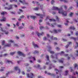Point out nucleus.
I'll use <instances>...</instances> for the list:
<instances>
[{"label": "nucleus", "mask_w": 78, "mask_h": 78, "mask_svg": "<svg viewBox=\"0 0 78 78\" xmlns=\"http://www.w3.org/2000/svg\"><path fill=\"white\" fill-rule=\"evenodd\" d=\"M27 76L29 78H33L34 77V75L32 73H30L27 74Z\"/></svg>", "instance_id": "20e7f679"}, {"label": "nucleus", "mask_w": 78, "mask_h": 78, "mask_svg": "<svg viewBox=\"0 0 78 78\" xmlns=\"http://www.w3.org/2000/svg\"><path fill=\"white\" fill-rule=\"evenodd\" d=\"M12 6H13L12 5H10L9 6V8L6 7H5V9H8V10H9V9H12Z\"/></svg>", "instance_id": "1a4fd4ad"}, {"label": "nucleus", "mask_w": 78, "mask_h": 78, "mask_svg": "<svg viewBox=\"0 0 78 78\" xmlns=\"http://www.w3.org/2000/svg\"><path fill=\"white\" fill-rule=\"evenodd\" d=\"M76 53H77L76 54V56H78V51H76Z\"/></svg>", "instance_id": "4d7b16f0"}, {"label": "nucleus", "mask_w": 78, "mask_h": 78, "mask_svg": "<svg viewBox=\"0 0 78 78\" xmlns=\"http://www.w3.org/2000/svg\"><path fill=\"white\" fill-rule=\"evenodd\" d=\"M43 40H44V41H45V40H47V38H46V37H44L43 38Z\"/></svg>", "instance_id": "13d9d810"}, {"label": "nucleus", "mask_w": 78, "mask_h": 78, "mask_svg": "<svg viewBox=\"0 0 78 78\" xmlns=\"http://www.w3.org/2000/svg\"><path fill=\"white\" fill-rule=\"evenodd\" d=\"M10 2H17V0H10Z\"/></svg>", "instance_id": "7c9ffc66"}, {"label": "nucleus", "mask_w": 78, "mask_h": 78, "mask_svg": "<svg viewBox=\"0 0 78 78\" xmlns=\"http://www.w3.org/2000/svg\"><path fill=\"white\" fill-rule=\"evenodd\" d=\"M4 69H0V71H4Z\"/></svg>", "instance_id": "69168bd1"}, {"label": "nucleus", "mask_w": 78, "mask_h": 78, "mask_svg": "<svg viewBox=\"0 0 78 78\" xmlns=\"http://www.w3.org/2000/svg\"><path fill=\"white\" fill-rule=\"evenodd\" d=\"M46 58L47 60V61H48V62H50V60H49V56L47 55L46 56Z\"/></svg>", "instance_id": "412c9836"}, {"label": "nucleus", "mask_w": 78, "mask_h": 78, "mask_svg": "<svg viewBox=\"0 0 78 78\" xmlns=\"http://www.w3.org/2000/svg\"><path fill=\"white\" fill-rule=\"evenodd\" d=\"M32 45H34V48H35V47H37V48H38V46L37 45L34 44V42H32Z\"/></svg>", "instance_id": "dca6fc26"}, {"label": "nucleus", "mask_w": 78, "mask_h": 78, "mask_svg": "<svg viewBox=\"0 0 78 78\" xmlns=\"http://www.w3.org/2000/svg\"><path fill=\"white\" fill-rule=\"evenodd\" d=\"M55 70L56 72V74H58V73H60V72H62V70H59V71L58 70V69H55Z\"/></svg>", "instance_id": "f8f14e48"}, {"label": "nucleus", "mask_w": 78, "mask_h": 78, "mask_svg": "<svg viewBox=\"0 0 78 78\" xmlns=\"http://www.w3.org/2000/svg\"><path fill=\"white\" fill-rule=\"evenodd\" d=\"M0 30L2 32H5V34H9V32L8 31L6 32V30H3V28H2V27H0Z\"/></svg>", "instance_id": "6e6552de"}, {"label": "nucleus", "mask_w": 78, "mask_h": 78, "mask_svg": "<svg viewBox=\"0 0 78 78\" xmlns=\"http://www.w3.org/2000/svg\"><path fill=\"white\" fill-rule=\"evenodd\" d=\"M73 13L71 12V13L70 14L69 16L70 17H72V16L73 15Z\"/></svg>", "instance_id": "37998d69"}, {"label": "nucleus", "mask_w": 78, "mask_h": 78, "mask_svg": "<svg viewBox=\"0 0 78 78\" xmlns=\"http://www.w3.org/2000/svg\"><path fill=\"white\" fill-rule=\"evenodd\" d=\"M29 59H33L34 61H36V58L35 57H34L31 56L30 57H29Z\"/></svg>", "instance_id": "aec40b11"}, {"label": "nucleus", "mask_w": 78, "mask_h": 78, "mask_svg": "<svg viewBox=\"0 0 78 78\" xmlns=\"http://www.w3.org/2000/svg\"><path fill=\"white\" fill-rule=\"evenodd\" d=\"M64 7L65 8V9H66L67 8V7L66 5H64Z\"/></svg>", "instance_id": "3c124183"}, {"label": "nucleus", "mask_w": 78, "mask_h": 78, "mask_svg": "<svg viewBox=\"0 0 78 78\" xmlns=\"http://www.w3.org/2000/svg\"><path fill=\"white\" fill-rule=\"evenodd\" d=\"M58 13H59V14H62V16H67V12L63 11V9H62V11H59Z\"/></svg>", "instance_id": "f257e3e1"}, {"label": "nucleus", "mask_w": 78, "mask_h": 78, "mask_svg": "<svg viewBox=\"0 0 78 78\" xmlns=\"http://www.w3.org/2000/svg\"><path fill=\"white\" fill-rule=\"evenodd\" d=\"M51 58H53V59L55 58V59H58V57H57V55H55V57L52 55H51Z\"/></svg>", "instance_id": "4468645a"}, {"label": "nucleus", "mask_w": 78, "mask_h": 78, "mask_svg": "<svg viewBox=\"0 0 78 78\" xmlns=\"http://www.w3.org/2000/svg\"><path fill=\"white\" fill-rule=\"evenodd\" d=\"M5 47H11V44H6L5 45Z\"/></svg>", "instance_id": "bb28decb"}, {"label": "nucleus", "mask_w": 78, "mask_h": 78, "mask_svg": "<svg viewBox=\"0 0 78 78\" xmlns=\"http://www.w3.org/2000/svg\"><path fill=\"white\" fill-rule=\"evenodd\" d=\"M69 78H76V77H74L72 76H69Z\"/></svg>", "instance_id": "bf43d9fd"}, {"label": "nucleus", "mask_w": 78, "mask_h": 78, "mask_svg": "<svg viewBox=\"0 0 78 78\" xmlns=\"http://www.w3.org/2000/svg\"><path fill=\"white\" fill-rule=\"evenodd\" d=\"M18 28L19 30H21L22 28H23V27L22 26H20Z\"/></svg>", "instance_id": "5701e85b"}, {"label": "nucleus", "mask_w": 78, "mask_h": 78, "mask_svg": "<svg viewBox=\"0 0 78 78\" xmlns=\"http://www.w3.org/2000/svg\"><path fill=\"white\" fill-rule=\"evenodd\" d=\"M36 15L37 16H40V17L41 18H43V17H44V16H45V15H42L40 14H36Z\"/></svg>", "instance_id": "9b49d317"}, {"label": "nucleus", "mask_w": 78, "mask_h": 78, "mask_svg": "<svg viewBox=\"0 0 78 78\" xmlns=\"http://www.w3.org/2000/svg\"><path fill=\"white\" fill-rule=\"evenodd\" d=\"M54 31L55 32V33H57V30H54Z\"/></svg>", "instance_id": "e2e57ef3"}, {"label": "nucleus", "mask_w": 78, "mask_h": 78, "mask_svg": "<svg viewBox=\"0 0 78 78\" xmlns=\"http://www.w3.org/2000/svg\"><path fill=\"white\" fill-rule=\"evenodd\" d=\"M37 34L38 37L40 36H41L42 35H43V34H44L43 32H42L41 33V34L40 33H39V32H37Z\"/></svg>", "instance_id": "ddd939ff"}, {"label": "nucleus", "mask_w": 78, "mask_h": 78, "mask_svg": "<svg viewBox=\"0 0 78 78\" xmlns=\"http://www.w3.org/2000/svg\"><path fill=\"white\" fill-rule=\"evenodd\" d=\"M25 65L26 66H29V64H28V63H25Z\"/></svg>", "instance_id": "5fc2aeb1"}, {"label": "nucleus", "mask_w": 78, "mask_h": 78, "mask_svg": "<svg viewBox=\"0 0 78 78\" xmlns=\"http://www.w3.org/2000/svg\"><path fill=\"white\" fill-rule=\"evenodd\" d=\"M19 11L20 12H23V10H22V9H19Z\"/></svg>", "instance_id": "603ef678"}, {"label": "nucleus", "mask_w": 78, "mask_h": 78, "mask_svg": "<svg viewBox=\"0 0 78 78\" xmlns=\"http://www.w3.org/2000/svg\"><path fill=\"white\" fill-rule=\"evenodd\" d=\"M59 62H60L61 63H63V61H62L61 60H59Z\"/></svg>", "instance_id": "c03bdc74"}, {"label": "nucleus", "mask_w": 78, "mask_h": 78, "mask_svg": "<svg viewBox=\"0 0 78 78\" xmlns=\"http://www.w3.org/2000/svg\"><path fill=\"white\" fill-rule=\"evenodd\" d=\"M17 53L18 54V55H19L20 56H23V57H25V55L22 52L18 51L17 52Z\"/></svg>", "instance_id": "423d86ee"}, {"label": "nucleus", "mask_w": 78, "mask_h": 78, "mask_svg": "<svg viewBox=\"0 0 78 78\" xmlns=\"http://www.w3.org/2000/svg\"><path fill=\"white\" fill-rule=\"evenodd\" d=\"M13 46L14 47H18V45L16 44H14Z\"/></svg>", "instance_id": "09e8293b"}, {"label": "nucleus", "mask_w": 78, "mask_h": 78, "mask_svg": "<svg viewBox=\"0 0 78 78\" xmlns=\"http://www.w3.org/2000/svg\"><path fill=\"white\" fill-rule=\"evenodd\" d=\"M48 19H49L50 20V22H51L52 21H53L54 22H55V20L53 19H50V17L49 16H47L46 18V20H48Z\"/></svg>", "instance_id": "9d476101"}, {"label": "nucleus", "mask_w": 78, "mask_h": 78, "mask_svg": "<svg viewBox=\"0 0 78 78\" xmlns=\"http://www.w3.org/2000/svg\"><path fill=\"white\" fill-rule=\"evenodd\" d=\"M68 73H69V71L68 70H66L65 71V75H67V74H68Z\"/></svg>", "instance_id": "393cba45"}, {"label": "nucleus", "mask_w": 78, "mask_h": 78, "mask_svg": "<svg viewBox=\"0 0 78 78\" xmlns=\"http://www.w3.org/2000/svg\"><path fill=\"white\" fill-rule=\"evenodd\" d=\"M1 21H6V18L5 17H2V19L1 20Z\"/></svg>", "instance_id": "b1692460"}, {"label": "nucleus", "mask_w": 78, "mask_h": 78, "mask_svg": "<svg viewBox=\"0 0 78 78\" xmlns=\"http://www.w3.org/2000/svg\"><path fill=\"white\" fill-rule=\"evenodd\" d=\"M47 74H48V75H51V76H52V75H54V74H51L49 73H48Z\"/></svg>", "instance_id": "e433bc0d"}, {"label": "nucleus", "mask_w": 78, "mask_h": 78, "mask_svg": "<svg viewBox=\"0 0 78 78\" xmlns=\"http://www.w3.org/2000/svg\"><path fill=\"white\" fill-rule=\"evenodd\" d=\"M55 2V1H54V0H52L51 1V4H53V3Z\"/></svg>", "instance_id": "864d4df0"}, {"label": "nucleus", "mask_w": 78, "mask_h": 78, "mask_svg": "<svg viewBox=\"0 0 78 78\" xmlns=\"http://www.w3.org/2000/svg\"><path fill=\"white\" fill-rule=\"evenodd\" d=\"M9 42H11L12 43V42H13L14 41H13L12 40H9Z\"/></svg>", "instance_id": "de8ad7c7"}, {"label": "nucleus", "mask_w": 78, "mask_h": 78, "mask_svg": "<svg viewBox=\"0 0 78 78\" xmlns=\"http://www.w3.org/2000/svg\"><path fill=\"white\" fill-rule=\"evenodd\" d=\"M39 53V51H35L34 52V54H36V53Z\"/></svg>", "instance_id": "ea45409f"}, {"label": "nucleus", "mask_w": 78, "mask_h": 78, "mask_svg": "<svg viewBox=\"0 0 78 78\" xmlns=\"http://www.w3.org/2000/svg\"><path fill=\"white\" fill-rule=\"evenodd\" d=\"M20 19H23V18H24L25 17V16L24 15L21 16L20 17Z\"/></svg>", "instance_id": "c9c22d12"}, {"label": "nucleus", "mask_w": 78, "mask_h": 78, "mask_svg": "<svg viewBox=\"0 0 78 78\" xmlns=\"http://www.w3.org/2000/svg\"><path fill=\"white\" fill-rule=\"evenodd\" d=\"M37 67H39V69H40V70H41V69H42L40 67V65H38L37 66Z\"/></svg>", "instance_id": "a18cd8bd"}, {"label": "nucleus", "mask_w": 78, "mask_h": 78, "mask_svg": "<svg viewBox=\"0 0 78 78\" xmlns=\"http://www.w3.org/2000/svg\"><path fill=\"white\" fill-rule=\"evenodd\" d=\"M5 44V40L2 41V45H4V44Z\"/></svg>", "instance_id": "c756f323"}, {"label": "nucleus", "mask_w": 78, "mask_h": 78, "mask_svg": "<svg viewBox=\"0 0 78 78\" xmlns=\"http://www.w3.org/2000/svg\"><path fill=\"white\" fill-rule=\"evenodd\" d=\"M69 30H75V28L74 26H71L69 27Z\"/></svg>", "instance_id": "f3484780"}, {"label": "nucleus", "mask_w": 78, "mask_h": 78, "mask_svg": "<svg viewBox=\"0 0 78 78\" xmlns=\"http://www.w3.org/2000/svg\"><path fill=\"white\" fill-rule=\"evenodd\" d=\"M60 1L61 2H63L64 3H68V0H60Z\"/></svg>", "instance_id": "6ab92c4d"}, {"label": "nucleus", "mask_w": 78, "mask_h": 78, "mask_svg": "<svg viewBox=\"0 0 78 78\" xmlns=\"http://www.w3.org/2000/svg\"><path fill=\"white\" fill-rule=\"evenodd\" d=\"M52 9L53 10H58V11H62V7H61L60 9H59L58 8L55 6H53L52 7Z\"/></svg>", "instance_id": "f03ea898"}, {"label": "nucleus", "mask_w": 78, "mask_h": 78, "mask_svg": "<svg viewBox=\"0 0 78 78\" xmlns=\"http://www.w3.org/2000/svg\"><path fill=\"white\" fill-rule=\"evenodd\" d=\"M7 55H8V54H4L3 55H0V57H3V56H7Z\"/></svg>", "instance_id": "a211bd4d"}, {"label": "nucleus", "mask_w": 78, "mask_h": 78, "mask_svg": "<svg viewBox=\"0 0 78 78\" xmlns=\"http://www.w3.org/2000/svg\"><path fill=\"white\" fill-rule=\"evenodd\" d=\"M32 3H33L34 4H36V5H38L39 6H40V7H41V9H42V6H41V5H40V4H39V2H36V1L34 2V1H33L32 2Z\"/></svg>", "instance_id": "39448f33"}, {"label": "nucleus", "mask_w": 78, "mask_h": 78, "mask_svg": "<svg viewBox=\"0 0 78 78\" xmlns=\"http://www.w3.org/2000/svg\"><path fill=\"white\" fill-rule=\"evenodd\" d=\"M9 73H10V72H8V73H6V75L7 76V75H9Z\"/></svg>", "instance_id": "6e6d98bb"}, {"label": "nucleus", "mask_w": 78, "mask_h": 78, "mask_svg": "<svg viewBox=\"0 0 78 78\" xmlns=\"http://www.w3.org/2000/svg\"><path fill=\"white\" fill-rule=\"evenodd\" d=\"M15 53H16V52H11L10 53V55H14V54H15Z\"/></svg>", "instance_id": "f704fd0d"}, {"label": "nucleus", "mask_w": 78, "mask_h": 78, "mask_svg": "<svg viewBox=\"0 0 78 78\" xmlns=\"http://www.w3.org/2000/svg\"><path fill=\"white\" fill-rule=\"evenodd\" d=\"M16 25L17 27H19V25H20V24H19V23L18 22H17L16 23Z\"/></svg>", "instance_id": "2f4dec72"}, {"label": "nucleus", "mask_w": 78, "mask_h": 78, "mask_svg": "<svg viewBox=\"0 0 78 78\" xmlns=\"http://www.w3.org/2000/svg\"><path fill=\"white\" fill-rule=\"evenodd\" d=\"M19 2L21 3H23L24 2H25V0H23V1H21V0H19Z\"/></svg>", "instance_id": "cd10ccee"}, {"label": "nucleus", "mask_w": 78, "mask_h": 78, "mask_svg": "<svg viewBox=\"0 0 78 78\" xmlns=\"http://www.w3.org/2000/svg\"><path fill=\"white\" fill-rule=\"evenodd\" d=\"M75 2H76V3H77V6L78 7V0H75Z\"/></svg>", "instance_id": "a19ab883"}, {"label": "nucleus", "mask_w": 78, "mask_h": 78, "mask_svg": "<svg viewBox=\"0 0 78 78\" xmlns=\"http://www.w3.org/2000/svg\"><path fill=\"white\" fill-rule=\"evenodd\" d=\"M64 66H59V70L61 69H63Z\"/></svg>", "instance_id": "58836bf2"}, {"label": "nucleus", "mask_w": 78, "mask_h": 78, "mask_svg": "<svg viewBox=\"0 0 78 78\" xmlns=\"http://www.w3.org/2000/svg\"><path fill=\"white\" fill-rule=\"evenodd\" d=\"M70 39H73L74 41H76V38H74L73 37H70Z\"/></svg>", "instance_id": "c85d7f7f"}, {"label": "nucleus", "mask_w": 78, "mask_h": 78, "mask_svg": "<svg viewBox=\"0 0 78 78\" xmlns=\"http://www.w3.org/2000/svg\"><path fill=\"white\" fill-rule=\"evenodd\" d=\"M76 36H78V32H77L76 33Z\"/></svg>", "instance_id": "774afa93"}, {"label": "nucleus", "mask_w": 78, "mask_h": 78, "mask_svg": "<svg viewBox=\"0 0 78 78\" xmlns=\"http://www.w3.org/2000/svg\"><path fill=\"white\" fill-rule=\"evenodd\" d=\"M50 39L51 40H57L58 39L56 37H54L53 38V36H51L50 37Z\"/></svg>", "instance_id": "2eb2a0df"}, {"label": "nucleus", "mask_w": 78, "mask_h": 78, "mask_svg": "<svg viewBox=\"0 0 78 78\" xmlns=\"http://www.w3.org/2000/svg\"><path fill=\"white\" fill-rule=\"evenodd\" d=\"M30 18H31V19H34L36 18V16H30Z\"/></svg>", "instance_id": "a878e982"}, {"label": "nucleus", "mask_w": 78, "mask_h": 78, "mask_svg": "<svg viewBox=\"0 0 78 78\" xmlns=\"http://www.w3.org/2000/svg\"><path fill=\"white\" fill-rule=\"evenodd\" d=\"M29 69H28L27 70V72H30V71L31 70V67H29Z\"/></svg>", "instance_id": "72a5a7b5"}, {"label": "nucleus", "mask_w": 78, "mask_h": 78, "mask_svg": "<svg viewBox=\"0 0 78 78\" xmlns=\"http://www.w3.org/2000/svg\"><path fill=\"white\" fill-rule=\"evenodd\" d=\"M77 66V64H75V65H74V67H75V68H76V66Z\"/></svg>", "instance_id": "338daca9"}, {"label": "nucleus", "mask_w": 78, "mask_h": 78, "mask_svg": "<svg viewBox=\"0 0 78 78\" xmlns=\"http://www.w3.org/2000/svg\"><path fill=\"white\" fill-rule=\"evenodd\" d=\"M70 69H71V72L73 73V72H74V71L73 70V69H72V68H70Z\"/></svg>", "instance_id": "49530a36"}, {"label": "nucleus", "mask_w": 78, "mask_h": 78, "mask_svg": "<svg viewBox=\"0 0 78 78\" xmlns=\"http://www.w3.org/2000/svg\"><path fill=\"white\" fill-rule=\"evenodd\" d=\"M69 44H67L65 47H66V48H68V47H69Z\"/></svg>", "instance_id": "680f3d73"}, {"label": "nucleus", "mask_w": 78, "mask_h": 78, "mask_svg": "<svg viewBox=\"0 0 78 78\" xmlns=\"http://www.w3.org/2000/svg\"><path fill=\"white\" fill-rule=\"evenodd\" d=\"M6 25L8 26V27H10V25L9 24L7 23L6 24Z\"/></svg>", "instance_id": "0e129e2a"}, {"label": "nucleus", "mask_w": 78, "mask_h": 78, "mask_svg": "<svg viewBox=\"0 0 78 78\" xmlns=\"http://www.w3.org/2000/svg\"><path fill=\"white\" fill-rule=\"evenodd\" d=\"M52 67H55V66H53V65H51V64H50L49 69H51V68H52Z\"/></svg>", "instance_id": "4be33fe9"}, {"label": "nucleus", "mask_w": 78, "mask_h": 78, "mask_svg": "<svg viewBox=\"0 0 78 78\" xmlns=\"http://www.w3.org/2000/svg\"><path fill=\"white\" fill-rule=\"evenodd\" d=\"M6 12H1V14L2 15H4L5 14H6Z\"/></svg>", "instance_id": "473e14b6"}, {"label": "nucleus", "mask_w": 78, "mask_h": 78, "mask_svg": "<svg viewBox=\"0 0 78 78\" xmlns=\"http://www.w3.org/2000/svg\"><path fill=\"white\" fill-rule=\"evenodd\" d=\"M58 27H59V28H61V26L60 25H57Z\"/></svg>", "instance_id": "052dcab7"}, {"label": "nucleus", "mask_w": 78, "mask_h": 78, "mask_svg": "<svg viewBox=\"0 0 78 78\" xmlns=\"http://www.w3.org/2000/svg\"><path fill=\"white\" fill-rule=\"evenodd\" d=\"M34 9L35 10H36V11H37V10H38V9H39V8H37V7H36L34 8Z\"/></svg>", "instance_id": "79ce46f5"}, {"label": "nucleus", "mask_w": 78, "mask_h": 78, "mask_svg": "<svg viewBox=\"0 0 78 78\" xmlns=\"http://www.w3.org/2000/svg\"><path fill=\"white\" fill-rule=\"evenodd\" d=\"M51 49V47L50 46H48V51L49 52H50V53H51V54H53L55 53L54 51H50V50Z\"/></svg>", "instance_id": "7ed1b4c3"}, {"label": "nucleus", "mask_w": 78, "mask_h": 78, "mask_svg": "<svg viewBox=\"0 0 78 78\" xmlns=\"http://www.w3.org/2000/svg\"><path fill=\"white\" fill-rule=\"evenodd\" d=\"M29 28L30 29V30H33V29H34L33 27H30Z\"/></svg>", "instance_id": "8fccbe9b"}, {"label": "nucleus", "mask_w": 78, "mask_h": 78, "mask_svg": "<svg viewBox=\"0 0 78 78\" xmlns=\"http://www.w3.org/2000/svg\"><path fill=\"white\" fill-rule=\"evenodd\" d=\"M15 70H16L17 72L19 73H20V69H19V67H15Z\"/></svg>", "instance_id": "0eeeda50"}, {"label": "nucleus", "mask_w": 78, "mask_h": 78, "mask_svg": "<svg viewBox=\"0 0 78 78\" xmlns=\"http://www.w3.org/2000/svg\"><path fill=\"white\" fill-rule=\"evenodd\" d=\"M76 43L77 45V46H76L75 47V48H76V47H78V43L77 42H76Z\"/></svg>", "instance_id": "4c0bfd02"}]
</instances>
